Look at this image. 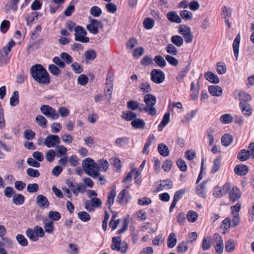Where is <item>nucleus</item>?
Returning a JSON list of instances; mask_svg holds the SVG:
<instances>
[{"mask_svg": "<svg viewBox=\"0 0 254 254\" xmlns=\"http://www.w3.org/2000/svg\"><path fill=\"white\" fill-rule=\"evenodd\" d=\"M30 73L33 79L40 84H48L50 82L49 74L47 70L40 64L32 65Z\"/></svg>", "mask_w": 254, "mask_h": 254, "instance_id": "f257e3e1", "label": "nucleus"}, {"mask_svg": "<svg viewBox=\"0 0 254 254\" xmlns=\"http://www.w3.org/2000/svg\"><path fill=\"white\" fill-rule=\"evenodd\" d=\"M82 167L85 173L94 179L100 175L99 166L90 158H87L83 161Z\"/></svg>", "mask_w": 254, "mask_h": 254, "instance_id": "f03ea898", "label": "nucleus"}, {"mask_svg": "<svg viewBox=\"0 0 254 254\" xmlns=\"http://www.w3.org/2000/svg\"><path fill=\"white\" fill-rule=\"evenodd\" d=\"M40 111L46 117L50 118L52 120H57L60 117L55 109L47 105H42L40 107Z\"/></svg>", "mask_w": 254, "mask_h": 254, "instance_id": "7ed1b4c3", "label": "nucleus"}, {"mask_svg": "<svg viewBox=\"0 0 254 254\" xmlns=\"http://www.w3.org/2000/svg\"><path fill=\"white\" fill-rule=\"evenodd\" d=\"M75 31V40L76 41L82 43H88L89 41V38L85 37L87 35V32L85 29L81 26H77L74 28Z\"/></svg>", "mask_w": 254, "mask_h": 254, "instance_id": "20e7f679", "label": "nucleus"}, {"mask_svg": "<svg viewBox=\"0 0 254 254\" xmlns=\"http://www.w3.org/2000/svg\"><path fill=\"white\" fill-rule=\"evenodd\" d=\"M179 33L183 35L187 43H191L193 36L190 32V28L186 25H181L179 27Z\"/></svg>", "mask_w": 254, "mask_h": 254, "instance_id": "39448f33", "label": "nucleus"}, {"mask_svg": "<svg viewBox=\"0 0 254 254\" xmlns=\"http://www.w3.org/2000/svg\"><path fill=\"white\" fill-rule=\"evenodd\" d=\"M151 80L157 84L162 83L165 80L164 73L159 69H154L150 73Z\"/></svg>", "mask_w": 254, "mask_h": 254, "instance_id": "423d86ee", "label": "nucleus"}, {"mask_svg": "<svg viewBox=\"0 0 254 254\" xmlns=\"http://www.w3.org/2000/svg\"><path fill=\"white\" fill-rule=\"evenodd\" d=\"M103 24L101 21L96 19H90V23L87 25L86 28L89 32L93 34H97L99 32L98 28H102Z\"/></svg>", "mask_w": 254, "mask_h": 254, "instance_id": "0eeeda50", "label": "nucleus"}, {"mask_svg": "<svg viewBox=\"0 0 254 254\" xmlns=\"http://www.w3.org/2000/svg\"><path fill=\"white\" fill-rule=\"evenodd\" d=\"M61 139L57 135L50 134L48 135L44 140V144L48 148L55 146L56 144L61 143Z\"/></svg>", "mask_w": 254, "mask_h": 254, "instance_id": "6e6552de", "label": "nucleus"}, {"mask_svg": "<svg viewBox=\"0 0 254 254\" xmlns=\"http://www.w3.org/2000/svg\"><path fill=\"white\" fill-rule=\"evenodd\" d=\"M102 205V201L100 199L95 197L90 201H86L85 204V208L88 211L94 210V207H99Z\"/></svg>", "mask_w": 254, "mask_h": 254, "instance_id": "1a4fd4ad", "label": "nucleus"}, {"mask_svg": "<svg viewBox=\"0 0 254 254\" xmlns=\"http://www.w3.org/2000/svg\"><path fill=\"white\" fill-rule=\"evenodd\" d=\"M241 191L237 187L233 186L229 191V196L230 200L235 202L241 196Z\"/></svg>", "mask_w": 254, "mask_h": 254, "instance_id": "9d476101", "label": "nucleus"}, {"mask_svg": "<svg viewBox=\"0 0 254 254\" xmlns=\"http://www.w3.org/2000/svg\"><path fill=\"white\" fill-rule=\"evenodd\" d=\"M231 188V184L230 183H226L218 191L214 192L213 194L217 197H221L226 194V193L229 192Z\"/></svg>", "mask_w": 254, "mask_h": 254, "instance_id": "9b49d317", "label": "nucleus"}, {"mask_svg": "<svg viewBox=\"0 0 254 254\" xmlns=\"http://www.w3.org/2000/svg\"><path fill=\"white\" fill-rule=\"evenodd\" d=\"M130 124L133 128L140 129H143L146 125V123L143 120L136 117L131 122Z\"/></svg>", "mask_w": 254, "mask_h": 254, "instance_id": "f8f14e48", "label": "nucleus"}, {"mask_svg": "<svg viewBox=\"0 0 254 254\" xmlns=\"http://www.w3.org/2000/svg\"><path fill=\"white\" fill-rule=\"evenodd\" d=\"M166 17L171 22L181 23L182 21V18L175 11H171L168 12L166 15Z\"/></svg>", "mask_w": 254, "mask_h": 254, "instance_id": "ddd939ff", "label": "nucleus"}, {"mask_svg": "<svg viewBox=\"0 0 254 254\" xmlns=\"http://www.w3.org/2000/svg\"><path fill=\"white\" fill-rule=\"evenodd\" d=\"M239 105L243 115L249 116L252 115L253 110L249 104L241 102Z\"/></svg>", "mask_w": 254, "mask_h": 254, "instance_id": "4468645a", "label": "nucleus"}, {"mask_svg": "<svg viewBox=\"0 0 254 254\" xmlns=\"http://www.w3.org/2000/svg\"><path fill=\"white\" fill-rule=\"evenodd\" d=\"M208 91L213 96H221L223 93V90L221 87L218 85H211L208 87Z\"/></svg>", "mask_w": 254, "mask_h": 254, "instance_id": "2eb2a0df", "label": "nucleus"}, {"mask_svg": "<svg viewBox=\"0 0 254 254\" xmlns=\"http://www.w3.org/2000/svg\"><path fill=\"white\" fill-rule=\"evenodd\" d=\"M10 55L4 50L0 51V66H5L10 59Z\"/></svg>", "mask_w": 254, "mask_h": 254, "instance_id": "dca6fc26", "label": "nucleus"}, {"mask_svg": "<svg viewBox=\"0 0 254 254\" xmlns=\"http://www.w3.org/2000/svg\"><path fill=\"white\" fill-rule=\"evenodd\" d=\"M249 171L248 167L245 165H238L234 168L235 173L239 176L246 175Z\"/></svg>", "mask_w": 254, "mask_h": 254, "instance_id": "f3484780", "label": "nucleus"}, {"mask_svg": "<svg viewBox=\"0 0 254 254\" xmlns=\"http://www.w3.org/2000/svg\"><path fill=\"white\" fill-rule=\"evenodd\" d=\"M36 201L40 207H47L50 204L48 199L42 194H39L37 196Z\"/></svg>", "mask_w": 254, "mask_h": 254, "instance_id": "a211bd4d", "label": "nucleus"}, {"mask_svg": "<svg viewBox=\"0 0 254 254\" xmlns=\"http://www.w3.org/2000/svg\"><path fill=\"white\" fill-rule=\"evenodd\" d=\"M204 77L206 79L210 82L217 84L219 82V79L218 76L211 71H207L204 73Z\"/></svg>", "mask_w": 254, "mask_h": 254, "instance_id": "6ab92c4d", "label": "nucleus"}, {"mask_svg": "<svg viewBox=\"0 0 254 254\" xmlns=\"http://www.w3.org/2000/svg\"><path fill=\"white\" fill-rule=\"evenodd\" d=\"M144 101L146 104L145 106H154L156 103V98L154 95L147 94L144 97Z\"/></svg>", "mask_w": 254, "mask_h": 254, "instance_id": "aec40b11", "label": "nucleus"}, {"mask_svg": "<svg viewBox=\"0 0 254 254\" xmlns=\"http://www.w3.org/2000/svg\"><path fill=\"white\" fill-rule=\"evenodd\" d=\"M251 155L249 150L242 149L237 155V158L241 161H245L249 159Z\"/></svg>", "mask_w": 254, "mask_h": 254, "instance_id": "412c9836", "label": "nucleus"}, {"mask_svg": "<svg viewBox=\"0 0 254 254\" xmlns=\"http://www.w3.org/2000/svg\"><path fill=\"white\" fill-rule=\"evenodd\" d=\"M116 195V190L115 187H113L110 192L108 194V200L106 204L108 205L110 208L114 202L115 197Z\"/></svg>", "mask_w": 254, "mask_h": 254, "instance_id": "4be33fe9", "label": "nucleus"}, {"mask_svg": "<svg viewBox=\"0 0 254 254\" xmlns=\"http://www.w3.org/2000/svg\"><path fill=\"white\" fill-rule=\"evenodd\" d=\"M240 42V35L238 34L233 43V48L234 56L237 60L239 54V47Z\"/></svg>", "mask_w": 254, "mask_h": 254, "instance_id": "5701e85b", "label": "nucleus"}, {"mask_svg": "<svg viewBox=\"0 0 254 254\" xmlns=\"http://www.w3.org/2000/svg\"><path fill=\"white\" fill-rule=\"evenodd\" d=\"M233 137L232 135L228 133L224 134L221 138L222 144L224 146L230 145L233 142Z\"/></svg>", "mask_w": 254, "mask_h": 254, "instance_id": "b1692460", "label": "nucleus"}, {"mask_svg": "<svg viewBox=\"0 0 254 254\" xmlns=\"http://www.w3.org/2000/svg\"><path fill=\"white\" fill-rule=\"evenodd\" d=\"M177 242L176 235L174 233H171L167 239V246L169 248H173L175 247Z\"/></svg>", "mask_w": 254, "mask_h": 254, "instance_id": "393cba45", "label": "nucleus"}, {"mask_svg": "<svg viewBox=\"0 0 254 254\" xmlns=\"http://www.w3.org/2000/svg\"><path fill=\"white\" fill-rule=\"evenodd\" d=\"M190 69V67L189 64L184 67L176 77V79L178 80V81L180 82H182L188 72L189 71Z\"/></svg>", "mask_w": 254, "mask_h": 254, "instance_id": "a878e982", "label": "nucleus"}, {"mask_svg": "<svg viewBox=\"0 0 254 254\" xmlns=\"http://www.w3.org/2000/svg\"><path fill=\"white\" fill-rule=\"evenodd\" d=\"M55 149L57 152L56 154L57 157L60 158L66 156L67 150L64 145H58Z\"/></svg>", "mask_w": 254, "mask_h": 254, "instance_id": "bb28decb", "label": "nucleus"}, {"mask_svg": "<svg viewBox=\"0 0 254 254\" xmlns=\"http://www.w3.org/2000/svg\"><path fill=\"white\" fill-rule=\"evenodd\" d=\"M12 201L15 205H22L24 202L25 197L21 194L16 193L13 196Z\"/></svg>", "mask_w": 254, "mask_h": 254, "instance_id": "cd10ccee", "label": "nucleus"}, {"mask_svg": "<svg viewBox=\"0 0 254 254\" xmlns=\"http://www.w3.org/2000/svg\"><path fill=\"white\" fill-rule=\"evenodd\" d=\"M158 150L159 153L164 157H166L169 154V150L168 147L163 143H160L158 144Z\"/></svg>", "mask_w": 254, "mask_h": 254, "instance_id": "c85d7f7f", "label": "nucleus"}, {"mask_svg": "<svg viewBox=\"0 0 254 254\" xmlns=\"http://www.w3.org/2000/svg\"><path fill=\"white\" fill-rule=\"evenodd\" d=\"M122 118L127 121H132L137 117V115L134 112L130 111H127L123 113Z\"/></svg>", "mask_w": 254, "mask_h": 254, "instance_id": "c756f323", "label": "nucleus"}, {"mask_svg": "<svg viewBox=\"0 0 254 254\" xmlns=\"http://www.w3.org/2000/svg\"><path fill=\"white\" fill-rule=\"evenodd\" d=\"M44 228L45 231L48 233H52L54 230L53 222L49 221L48 219H45L43 220Z\"/></svg>", "mask_w": 254, "mask_h": 254, "instance_id": "7c9ffc66", "label": "nucleus"}, {"mask_svg": "<svg viewBox=\"0 0 254 254\" xmlns=\"http://www.w3.org/2000/svg\"><path fill=\"white\" fill-rule=\"evenodd\" d=\"M171 42L177 47H181L184 43V40L182 37L179 35H174L171 37Z\"/></svg>", "mask_w": 254, "mask_h": 254, "instance_id": "2f4dec72", "label": "nucleus"}, {"mask_svg": "<svg viewBox=\"0 0 254 254\" xmlns=\"http://www.w3.org/2000/svg\"><path fill=\"white\" fill-rule=\"evenodd\" d=\"M126 190H123L118 194L117 201L121 204L128 202V198L125 197Z\"/></svg>", "mask_w": 254, "mask_h": 254, "instance_id": "473e14b6", "label": "nucleus"}, {"mask_svg": "<svg viewBox=\"0 0 254 254\" xmlns=\"http://www.w3.org/2000/svg\"><path fill=\"white\" fill-rule=\"evenodd\" d=\"M155 140V136L153 134H150L149 136V137L146 141V142L145 143L144 146L143 147L142 153L143 154H147L148 153V151H147V149L148 147L151 145L152 143Z\"/></svg>", "mask_w": 254, "mask_h": 254, "instance_id": "72a5a7b5", "label": "nucleus"}, {"mask_svg": "<svg viewBox=\"0 0 254 254\" xmlns=\"http://www.w3.org/2000/svg\"><path fill=\"white\" fill-rule=\"evenodd\" d=\"M35 121L42 127L46 128L47 127V121L42 115H37L35 118Z\"/></svg>", "mask_w": 254, "mask_h": 254, "instance_id": "f704fd0d", "label": "nucleus"}, {"mask_svg": "<svg viewBox=\"0 0 254 254\" xmlns=\"http://www.w3.org/2000/svg\"><path fill=\"white\" fill-rule=\"evenodd\" d=\"M187 218L189 222L193 223L197 220L198 214L197 212L194 211L190 210L187 214Z\"/></svg>", "mask_w": 254, "mask_h": 254, "instance_id": "c9c22d12", "label": "nucleus"}, {"mask_svg": "<svg viewBox=\"0 0 254 254\" xmlns=\"http://www.w3.org/2000/svg\"><path fill=\"white\" fill-rule=\"evenodd\" d=\"M205 184L206 183L205 182H202L197 186L195 189L196 193L201 197H204L205 195L204 191Z\"/></svg>", "mask_w": 254, "mask_h": 254, "instance_id": "e433bc0d", "label": "nucleus"}, {"mask_svg": "<svg viewBox=\"0 0 254 254\" xmlns=\"http://www.w3.org/2000/svg\"><path fill=\"white\" fill-rule=\"evenodd\" d=\"M221 167V159L219 157L216 158L213 162V166L211 169V173L214 174L217 172Z\"/></svg>", "mask_w": 254, "mask_h": 254, "instance_id": "4c0bfd02", "label": "nucleus"}, {"mask_svg": "<svg viewBox=\"0 0 254 254\" xmlns=\"http://www.w3.org/2000/svg\"><path fill=\"white\" fill-rule=\"evenodd\" d=\"M60 58L62 59L63 61L65 63V64H70L73 62V59L72 57L66 52H63L60 54Z\"/></svg>", "mask_w": 254, "mask_h": 254, "instance_id": "58836bf2", "label": "nucleus"}, {"mask_svg": "<svg viewBox=\"0 0 254 254\" xmlns=\"http://www.w3.org/2000/svg\"><path fill=\"white\" fill-rule=\"evenodd\" d=\"M26 234L27 236L33 242H37L39 239L38 235L36 234L35 232L32 229L28 228L26 231Z\"/></svg>", "mask_w": 254, "mask_h": 254, "instance_id": "ea45409f", "label": "nucleus"}, {"mask_svg": "<svg viewBox=\"0 0 254 254\" xmlns=\"http://www.w3.org/2000/svg\"><path fill=\"white\" fill-rule=\"evenodd\" d=\"M154 20L151 18H146L143 21V25L146 29H151L154 25Z\"/></svg>", "mask_w": 254, "mask_h": 254, "instance_id": "a19ab883", "label": "nucleus"}, {"mask_svg": "<svg viewBox=\"0 0 254 254\" xmlns=\"http://www.w3.org/2000/svg\"><path fill=\"white\" fill-rule=\"evenodd\" d=\"M60 67H58L54 64H51L49 65L48 69L50 73L55 76L59 75L61 71L59 68Z\"/></svg>", "mask_w": 254, "mask_h": 254, "instance_id": "79ce46f5", "label": "nucleus"}, {"mask_svg": "<svg viewBox=\"0 0 254 254\" xmlns=\"http://www.w3.org/2000/svg\"><path fill=\"white\" fill-rule=\"evenodd\" d=\"M238 99L245 102H250L252 100L251 96L247 93L240 91L238 93Z\"/></svg>", "mask_w": 254, "mask_h": 254, "instance_id": "37998d69", "label": "nucleus"}, {"mask_svg": "<svg viewBox=\"0 0 254 254\" xmlns=\"http://www.w3.org/2000/svg\"><path fill=\"white\" fill-rule=\"evenodd\" d=\"M154 61L156 64L160 67H164L166 65L165 60L161 56L157 55L155 56Z\"/></svg>", "mask_w": 254, "mask_h": 254, "instance_id": "c03bdc74", "label": "nucleus"}, {"mask_svg": "<svg viewBox=\"0 0 254 254\" xmlns=\"http://www.w3.org/2000/svg\"><path fill=\"white\" fill-rule=\"evenodd\" d=\"M19 1V0H9L5 7L7 8V10L12 9L16 11L17 10V3Z\"/></svg>", "mask_w": 254, "mask_h": 254, "instance_id": "a18cd8bd", "label": "nucleus"}, {"mask_svg": "<svg viewBox=\"0 0 254 254\" xmlns=\"http://www.w3.org/2000/svg\"><path fill=\"white\" fill-rule=\"evenodd\" d=\"M233 120V118L231 114H226L221 116L220 121L224 124H228L231 123Z\"/></svg>", "mask_w": 254, "mask_h": 254, "instance_id": "49530a36", "label": "nucleus"}, {"mask_svg": "<svg viewBox=\"0 0 254 254\" xmlns=\"http://www.w3.org/2000/svg\"><path fill=\"white\" fill-rule=\"evenodd\" d=\"M169 121H170V113H166L164 115L162 121L161 122V123H160V124L158 126L159 131L161 130L162 129H161L160 128L163 127L165 126H166L169 123Z\"/></svg>", "mask_w": 254, "mask_h": 254, "instance_id": "de8ad7c7", "label": "nucleus"}, {"mask_svg": "<svg viewBox=\"0 0 254 254\" xmlns=\"http://www.w3.org/2000/svg\"><path fill=\"white\" fill-rule=\"evenodd\" d=\"M235 248V243L233 240H228L225 243V250L227 252H232Z\"/></svg>", "mask_w": 254, "mask_h": 254, "instance_id": "09e8293b", "label": "nucleus"}, {"mask_svg": "<svg viewBox=\"0 0 254 254\" xmlns=\"http://www.w3.org/2000/svg\"><path fill=\"white\" fill-rule=\"evenodd\" d=\"M77 216L79 219L83 222H87L90 220L91 217L90 215L85 211H80L77 214Z\"/></svg>", "mask_w": 254, "mask_h": 254, "instance_id": "8fccbe9b", "label": "nucleus"}, {"mask_svg": "<svg viewBox=\"0 0 254 254\" xmlns=\"http://www.w3.org/2000/svg\"><path fill=\"white\" fill-rule=\"evenodd\" d=\"M180 15L181 17L184 20H190L192 18V13L187 10H181Z\"/></svg>", "mask_w": 254, "mask_h": 254, "instance_id": "3c124183", "label": "nucleus"}, {"mask_svg": "<svg viewBox=\"0 0 254 254\" xmlns=\"http://www.w3.org/2000/svg\"><path fill=\"white\" fill-rule=\"evenodd\" d=\"M56 156L57 157L56 151L53 149L49 150L46 154V160L49 162H52Z\"/></svg>", "mask_w": 254, "mask_h": 254, "instance_id": "603ef678", "label": "nucleus"}, {"mask_svg": "<svg viewBox=\"0 0 254 254\" xmlns=\"http://www.w3.org/2000/svg\"><path fill=\"white\" fill-rule=\"evenodd\" d=\"M18 92L14 91L12 96L10 99V104L11 106H15L19 103Z\"/></svg>", "mask_w": 254, "mask_h": 254, "instance_id": "864d4df0", "label": "nucleus"}, {"mask_svg": "<svg viewBox=\"0 0 254 254\" xmlns=\"http://www.w3.org/2000/svg\"><path fill=\"white\" fill-rule=\"evenodd\" d=\"M85 189L86 187L82 183L77 184L76 189L73 190V193L75 195L77 196L79 192H84Z\"/></svg>", "mask_w": 254, "mask_h": 254, "instance_id": "5fc2aeb1", "label": "nucleus"}, {"mask_svg": "<svg viewBox=\"0 0 254 254\" xmlns=\"http://www.w3.org/2000/svg\"><path fill=\"white\" fill-rule=\"evenodd\" d=\"M48 217L53 221H58L61 218V214L58 211H50L48 213Z\"/></svg>", "mask_w": 254, "mask_h": 254, "instance_id": "6e6d98bb", "label": "nucleus"}, {"mask_svg": "<svg viewBox=\"0 0 254 254\" xmlns=\"http://www.w3.org/2000/svg\"><path fill=\"white\" fill-rule=\"evenodd\" d=\"M16 239L21 246L26 247L28 245V241L23 235H17L16 237Z\"/></svg>", "mask_w": 254, "mask_h": 254, "instance_id": "4d7b16f0", "label": "nucleus"}, {"mask_svg": "<svg viewBox=\"0 0 254 254\" xmlns=\"http://www.w3.org/2000/svg\"><path fill=\"white\" fill-rule=\"evenodd\" d=\"M166 52L172 55L175 56L178 53L177 49L172 44H167L166 47Z\"/></svg>", "mask_w": 254, "mask_h": 254, "instance_id": "13d9d810", "label": "nucleus"}, {"mask_svg": "<svg viewBox=\"0 0 254 254\" xmlns=\"http://www.w3.org/2000/svg\"><path fill=\"white\" fill-rule=\"evenodd\" d=\"M53 62L60 68H63L65 66V63L63 61L60 57H55L53 59Z\"/></svg>", "mask_w": 254, "mask_h": 254, "instance_id": "bf43d9fd", "label": "nucleus"}, {"mask_svg": "<svg viewBox=\"0 0 254 254\" xmlns=\"http://www.w3.org/2000/svg\"><path fill=\"white\" fill-rule=\"evenodd\" d=\"M129 142V138L127 137H123L118 138L116 140V143L117 145L123 146L127 145Z\"/></svg>", "mask_w": 254, "mask_h": 254, "instance_id": "052dcab7", "label": "nucleus"}, {"mask_svg": "<svg viewBox=\"0 0 254 254\" xmlns=\"http://www.w3.org/2000/svg\"><path fill=\"white\" fill-rule=\"evenodd\" d=\"M188 242L184 241L179 243L177 248L178 252L181 253L186 252L188 249Z\"/></svg>", "mask_w": 254, "mask_h": 254, "instance_id": "680f3d73", "label": "nucleus"}, {"mask_svg": "<svg viewBox=\"0 0 254 254\" xmlns=\"http://www.w3.org/2000/svg\"><path fill=\"white\" fill-rule=\"evenodd\" d=\"M15 193V191L13 188L10 187H7L5 188L4 190V195L10 198L12 196H13Z\"/></svg>", "mask_w": 254, "mask_h": 254, "instance_id": "e2e57ef3", "label": "nucleus"}, {"mask_svg": "<svg viewBox=\"0 0 254 254\" xmlns=\"http://www.w3.org/2000/svg\"><path fill=\"white\" fill-rule=\"evenodd\" d=\"M140 89L144 93H148L151 90L150 84L147 82H143L140 84Z\"/></svg>", "mask_w": 254, "mask_h": 254, "instance_id": "0e129e2a", "label": "nucleus"}, {"mask_svg": "<svg viewBox=\"0 0 254 254\" xmlns=\"http://www.w3.org/2000/svg\"><path fill=\"white\" fill-rule=\"evenodd\" d=\"M210 238H204L202 241V248L204 251L209 250L211 247Z\"/></svg>", "mask_w": 254, "mask_h": 254, "instance_id": "69168bd1", "label": "nucleus"}, {"mask_svg": "<svg viewBox=\"0 0 254 254\" xmlns=\"http://www.w3.org/2000/svg\"><path fill=\"white\" fill-rule=\"evenodd\" d=\"M27 174L29 176L33 178H37L40 175V172L38 170L30 168L27 170Z\"/></svg>", "mask_w": 254, "mask_h": 254, "instance_id": "338daca9", "label": "nucleus"}, {"mask_svg": "<svg viewBox=\"0 0 254 254\" xmlns=\"http://www.w3.org/2000/svg\"><path fill=\"white\" fill-rule=\"evenodd\" d=\"M24 136L27 140L33 139L35 136V133L31 129H26L24 132Z\"/></svg>", "mask_w": 254, "mask_h": 254, "instance_id": "774afa93", "label": "nucleus"}]
</instances>
